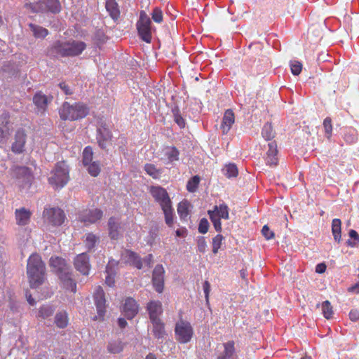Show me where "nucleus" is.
I'll return each mask as SVG.
<instances>
[{"label":"nucleus","mask_w":359,"mask_h":359,"mask_svg":"<svg viewBox=\"0 0 359 359\" xmlns=\"http://www.w3.org/2000/svg\"><path fill=\"white\" fill-rule=\"evenodd\" d=\"M27 274L32 288H37L44 282L46 266L38 254L34 253L29 256L27 264Z\"/></svg>","instance_id":"obj_1"},{"label":"nucleus","mask_w":359,"mask_h":359,"mask_svg":"<svg viewBox=\"0 0 359 359\" xmlns=\"http://www.w3.org/2000/svg\"><path fill=\"white\" fill-rule=\"evenodd\" d=\"M89 112L88 107L81 102L70 104L65 102L59 110L62 120L76 121L86 117Z\"/></svg>","instance_id":"obj_2"},{"label":"nucleus","mask_w":359,"mask_h":359,"mask_svg":"<svg viewBox=\"0 0 359 359\" xmlns=\"http://www.w3.org/2000/svg\"><path fill=\"white\" fill-rule=\"evenodd\" d=\"M86 48V44L81 41L68 42L56 41L53 46V52L60 56H77Z\"/></svg>","instance_id":"obj_3"},{"label":"nucleus","mask_w":359,"mask_h":359,"mask_svg":"<svg viewBox=\"0 0 359 359\" xmlns=\"http://www.w3.org/2000/svg\"><path fill=\"white\" fill-rule=\"evenodd\" d=\"M69 179L67 165L65 162H58L48 177V182L55 189H61L67 184Z\"/></svg>","instance_id":"obj_4"},{"label":"nucleus","mask_w":359,"mask_h":359,"mask_svg":"<svg viewBox=\"0 0 359 359\" xmlns=\"http://www.w3.org/2000/svg\"><path fill=\"white\" fill-rule=\"evenodd\" d=\"M11 176L21 190H27L32 182L33 177L29 169L25 166H14L11 169Z\"/></svg>","instance_id":"obj_5"},{"label":"nucleus","mask_w":359,"mask_h":359,"mask_svg":"<svg viewBox=\"0 0 359 359\" xmlns=\"http://www.w3.org/2000/svg\"><path fill=\"white\" fill-rule=\"evenodd\" d=\"M175 332L176 339L181 344L189 342L194 334L191 323L187 320H180L175 324Z\"/></svg>","instance_id":"obj_6"},{"label":"nucleus","mask_w":359,"mask_h":359,"mask_svg":"<svg viewBox=\"0 0 359 359\" xmlns=\"http://www.w3.org/2000/svg\"><path fill=\"white\" fill-rule=\"evenodd\" d=\"M44 222L53 226H60L65 219L64 211L59 208H46L43 212Z\"/></svg>","instance_id":"obj_7"},{"label":"nucleus","mask_w":359,"mask_h":359,"mask_svg":"<svg viewBox=\"0 0 359 359\" xmlns=\"http://www.w3.org/2000/svg\"><path fill=\"white\" fill-rule=\"evenodd\" d=\"M151 22L149 17L144 11H141L140 19L137 22V28L140 37L145 42L151 41Z\"/></svg>","instance_id":"obj_8"},{"label":"nucleus","mask_w":359,"mask_h":359,"mask_svg":"<svg viewBox=\"0 0 359 359\" xmlns=\"http://www.w3.org/2000/svg\"><path fill=\"white\" fill-rule=\"evenodd\" d=\"M149 193L158 203L162 210L172 206V201L166 189L159 185L151 186Z\"/></svg>","instance_id":"obj_9"},{"label":"nucleus","mask_w":359,"mask_h":359,"mask_svg":"<svg viewBox=\"0 0 359 359\" xmlns=\"http://www.w3.org/2000/svg\"><path fill=\"white\" fill-rule=\"evenodd\" d=\"M31 8L36 13H57L61 10L59 0H39L33 3Z\"/></svg>","instance_id":"obj_10"},{"label":"nucleus","mask_w":359,"mask_h":359,"mask_svg":"<svg viewBox=\"0 0 359 359\" xmlns=\"http://www.w3.org/2000/svg\"><path fill=\"white\" fill-rule=\"evenodd\" d=\"M95 305L96 306L98 316H95L94 320H103L106 313V300L104 292L102 287L97 286L93 294Z\"/></svg>","instance_id":"obj_11"},{"label":"nucleus","mask_w":359,"mask_h":359,"mask_svg":"<svg viewBox=\"0 0 359 359\" xmlns=\"http://www.w3.org/2000/svg\"><path fill=\"white\" fill-rule=\"evenodd\" d=\"M103 212L98 208L88 209L80 213L79 219L86 225L94 224L101 219Z\"/></svg>","instance_id":"obj_12"},{"label":"nucleus","mask_w":359,"mask_h":359,"mask_svg":"<svg viewBox=\"0 0 359 359\" xmlns=\"http://www.w3.org/2000/svg\"><path fill=\"white\" fill-rule=\"evenodd\" d=\"M27 135L24 130L18 129L14 135L11 144V151L15 154H20L25 151Z\"/></svg>","instance_id":"obj_13"},{"label":"nucleus","mask_w":359,"mask_h":359,"mask_svg":"<svg viewBox=\"0 0 359 359\" xmlns=\"http://www.w3.org/2000/svg\"><path fill=\"white\" fill-rule=\"evenodd\" d=\"M164 273L165 270L161 264H157L153 271L152 283L158 293H161L164 288Z\"/></svg>","instance_id":"obj_14"},{"label":"nucleus","mask_w":359,"mask_h":359,"mask_svg":"<svg viewBox=\"0 0 359 359\" xmlns=\"http://www.w3.org/2000/svg\"><path fill=\"white\" fill-rule=\"evenodd\" d=\"M0 143H5L9 138L12 126L9 121L8 113H4L0 116Z\"/></svg>","instance_id":"obj_15"},{"label":"nucleus","mask_w":359,"mask_h":359,"mask_svg":"<svg viewBox=\"0 0 359 359\" xmlns=\"http://www.w3.org/2000/svg\"><path fill=\"white\" fill-rule=\"evenodd\" d=\"M74 266L83 275H88L90 264L89 263V257L86 253L79 254L75 257Z\"/></svg>","instance_id":"obj_16"},{"label":"nucleus","mask_w":359,"mask_h":359,"mask_svg":"<svg viewBox=\"0 0 359 359\" xmlns=\"http://www.w3.org/2000/svg\"><path fill=\"white\" fill-rule=\"evenodd\" d=\"M111 136L110 130L105 126L99 127L97 130V140L99 147L105 149L111 139Z\"/></svg>","instance_id":"obj_17"},{"label":"nucleus","mask_w":359,"mask_h":359,"mask_svg":"<svg viewBox=\"0 0 359 359\" xmlns=\"http://www.w3.org/2000/svg\"><path fill=\"white\" fill-rule=\"evenodd\" d=\"M268 151L265 157V162L267 165L274 167L278 165V149L276 142H271L268 144Z\"/></svg>","instance_id":"obj_18"},{"label":"nucleus","mask_w":359,"mask_h":359,"mask_svg":"<svg viewBox=\"0 0 359 359\" xmlns=\"http://www.w3.org/2000/svg\"><path fill=\"white\" fill-rule=\"evenodd\" d=\"M123 313L128 319L133 318L138 312V306L135 300L128 297L125 300L123 306Z\"/></svg>","instance_id":"obj_19"},{"label":"nucleus","mask_w":359,"mask_h":359,"mask_svg":"<svg viewBox=\"0 0 359 359\" xmlns=\"http://www.w3.org/2000/svg\"><path fill=\"white\" fill-rule=\"evenodd\" d=\"M147 310L149 315V319L152 320H161L160 316L163 313L162 304L159 301H151L148 303Z\"/></svg>","instance_id":"obj_20"},{"label":"nucleus","mask_w":359,"mask_h":359,"mask_svg":"<svg viewBox=\"0 0 359 359\" xmlns=\"http://www.w3.org/2000/svg\"><path fill=\"white\" fill-rule=\"evenodd\" d=\"M122 256L126 263H128L138 269L142 268V259L137 253L130 250H125Z\"/></svg>","instance_id":"obj_21"},{"label":"nucleus","mask_w":359,"mask_h":359,"mask_svg":"<svg viewBox=\"0 0 359 359\" xmlns=\"http://www.w3.org/2000/svg\"><path fill=\"white\" fill-rule=\"evenodd\" d=\"M15 215L17 224L25 226L30 221L32 212L25 208H21L15 210Z\"/></svg>","instance_id":"obj_22"},{"label":"nucleus","mask_w":359,"mask_h":359,"mask_svg":"<svg viewBox=\"0 0 359 359\" xmlns=\"http://www.w3.org/2000/svg\"><path fill=\"white\" fill-rule=\"evenodd\" d=\"M50 265L60 276L61 273L69 271L68 266L64 259L55 257L50 259Z\"/></svg>","instance_id":"obj_23"},{"label":"nucleus","mask_w":359,"mask_h":359,"mask_svg":"<svg viewBox=\"0 0 359 359\" xmlns=\"http://www.w3.org/2000/svg\"><path fill=\"white\" fill-rule=\"evenodd\" d=\"M234 121L235 116L233 111L227 109L224 114L220 127L223 134H226L229 131Z\"/></svg>","instance_id":"obj_24"},{"label":"nucleus","mask_w":359,"mask_h":359,"mask_svg":"<svg viewBox=\"0 0 359 359\" xmlns=\"http://www.w3.org/2000/svg\"><path fill=\"white\" fill-rule=\"evenodd\" d=\"M109 235L111 239H118L120 235V222L118 219L111 217L108 222Z\"/></svg>","instance_id":"obj_25"},{"label":"nucleus","mask_w":359,"mask_h":359,"mask_svg":"<svg viewBox=\"0 0 359 359\" xmlns=\"http://www.w3.org/2000/svg\"><path fill=\"white\" fill-rule=\"evenodd\" d=\"M60 279L62 282L64 287L71 292L75 293L76 291V283L72 279V274L69 271L64 272L60 275Z\"/></svg>","instance_id":"obj_26"},{"label":"nucleus","mask_w":359,"mask_h":359,"mask_svg":"<svg viewBox=\"0 0 359 359\" xmlns=\"http://www.w3.org/2000/svg\"><path fill=\"white\" fill-rule=\"evenodd\" d=\"M162 152L167 164L179 160L180 151L175 147H165Z\"/></svg>","instance_id":"obj_27"},{"label":"nucleus","mask_w":359,"mask_h":359,"mask_svg":"<svg viewBox=\"0 0 359 359\" xmlns=\"http://www.w3.org/2000/svg\"><path fill=\"white\" fill-rule=\"evenodd\" d=\"M152 333L155 338L160 339H163L166 335L165 330V325L161 320H152Z\"/></svg>","instance_id":"obj_28"},{"label":"nucleus","mask_w":359,"mask_h":359,"mask_svg":"<svg viewBox=\"0 0 359 359\" xmlns=\"http://www.w3.org/2000/svg\"><path fill=\"white\" fill-rule=\"evenodd\" d=\"M105 8L111 18L114 20L118 18L120 11L116 0H106Z\"/></svg>","instance_id":"obj_29"},{"label":"nucleus","mask_w":359,"mask_h":359,"mask_svg":"<svg viewBox=\"0 0 359 359\" xmlns=\"http://www.w3.org/2000/svg\"><path fill=\"white\" fill-rule=\"evenodd\" d=\"M125 344L120 339H114L108 342L107 349L108 353L118 354L124 349Z\"/></svg>","instance_id":"obj_30"},{"label":"nucleus","mask_w":359,"mask_h":359,"mask_svg":"<svg viewBox=\"0 0 359 359\" xmlns=\"http://www.w3.org/2000/svg\"><path fill=\"white\" fill-rule=\"evenodd\" d=\"M55 323L59 328H65L69 323L68 314L66 311H58L55 316Z\"/></svg>","instance_id":"obj_31"},{"label":"nucleus","mask_w":359,"mask_h":359,"mask_svg":"<svg viewBox=\"0 0 359 359\" xmlns=\"http://www.w3.org/2000/svg\"><path fill=\"white\" fill-rule=\"evenodd\" d=\"M144 170L153 179L158 180L162 175L163 169L158 168L152 163H146L144 166Z\"/></svg>","instance_id":"obj_32"},{"label":"nucleus","mask_w":359,"mask_h":359,"mask_svg":"<svg viewBox=\"0 0 359 359\" xmlns=\"http://www.w3.org/2000/svg\"><path fill=\"white\" fill-rule=\"evenodd\" d=\"M208 212H213L215 215H217L219 218L228 219L229 218V208L224 204H220L219 205H215L213 210H209Z\"/></svg>","instance_id":"obj_33"},{"label":"nucleus","mask_w":359,"mask_h":359,"mask_svg":"<svg viewBox=\"0 0 359 359\" xmlns=\"http://www.w3.org/2000/svg\"><path fill=\"white\" fill-rule=\"evenodd\" d=\"M341 222L339 219H334L332 222V233L334 239L337 243L341 241Z\"/></svg>","instance_id":"obj_34"},{"label":"nucleus","mask_w":359,"mask_h":359,"mask_svg":"<svg viewBox=\"0 0 359 359\" xmlns=\"http://www.w3.org/2000/svg\"><path fill=\"white\" fill-rule=\"evenodd\" d=\"M224 351L222 355L219 356L218 359H234V343L228 341L224 344Z\"/></svg>","instance_id":"obj_35"},{"label":"nucleus","mask_w":359,"mask_h":359,"mask_svg":"<svg viewBox=\"0 0 359 359\" xmlns=\"http://www.w3.org/2000/svg\"><path fill=\"white\" fill-rule=\"evenodd\" d=\"M116 264L117 262H116L114 260H111L109 262L108 264L106 266L105 271L107 273V276L105 278V283L110 287H111L114 283V278L111 277V275L114 273L112 266Z\"/></svg>","instance_id":"obj_36"},{"label":"nucleus","mask_w":359,"mask_h":359,"mask_svg":"<svg viewBox=\"0 0 359 359\" xmlns=\"http://www.w3.org/2000/svg\"><path fill=\"white\" fill-rule=\"evenodd\" d=\"M344 140L348 144H353L358 140V133L352 128H347L344 133Z\"/></svg>","instance_id":"obj_37"},{"label":"nucleus","mask_w":359,"mask_h":359,"mask_svg":"<svg viewBox=\"0 0 359 359\" xmlns=\"http://www.w3.org/2000/svg\"><path fill=\"white\" fill-rule=\"evenodd\" d=\"M34 103L40 109H44L48 104V98L47 97L41 93H37L33 97Z\"/></svg>","instance_id":"obj_38"},{"label":"nucleus","mask_w":359,"mask_h":359,"mask_svg":"<svg viewBox=\"0 0 359 359\" xmlns=\"http://www.w3.org/2000/svg\"><path fill=\"white\" fill-rule=\"evenodd\" d=\"M99 237L92 233L86 234L84 243L88 251H91L95 248L96 243L99 241Z\"/></svg>","instance_id":"obj_39"},{"label":"nucleus","mask_w":359,"mask_h":359,"mask_svg":"<svg viewBox=\"0 0 359 359\" xmlns=\"http://www.w3.org/2000/svg\"><path fill=\"white\" fill-rule=\"evenodd\" d=\"M29 27L33 32L34 36L36 38H44L48 34V29L41 26L30 24Z\"/></svg>","instance_id":"obj_40"},{"label":"nucleus","mask_w":359,"mask_h":359,"mask_svg":"<svg viewBox=\"0 0 359 359\" xmlns=\"http://www.w3.org/2000/svg\"><path fill=\"white\" fill-rule=\"evenodd\" d=\"M189 206L190 203L187 201L179 203L177 207V212L182 219H186V218L188 217Z\"/></svg>","instance_id":"obj_41"},{"label":"nucleus","mask_w":359,"mask_h":359,"mask_svg":"<svg viewBox=\"0 0 359 359\" xmlns=\"http://www.w3.org/2000/svg\"><path fill=\"white\" fill-rule=\"evenodd\" d=\"M224 175L228 178L235 177L238 175V168L233 163L226 165L222 170Z\"/></svg>","instance_id":"obj_42"},{"label":"nucleus","mask_w":359,"mask_h":359,"mask_svg":"<svg viewBox=\"0 0 359 359\" xmlns=\"http://www.w3.org/2000/svg\"><path fill=\"white\" fill-rule=\"evenodd\" d=\"M55 309L50 305H43L40 307L39 311V316L42 318H47L52 316L54 313Z\"/></svg>","instance_id":"obj_43"},{"label":"nucleus","mask_w":359,"mask_h":359,"mask_svg":"<svg viewBox=\"0 0 359 359\" xmlns=\"http://www.w3.org/2000/svg\"><path fill=\"white\" fill-rule=\"evenodd\" d=\"M262 137L267 141L274 137V133L271 125L269 123L264 124L262 130Z\"/></svg>","instance_id":"obj_44"},{"label":"nucleus","mask_w":359,"mask_h":359,"mask_svg":"<svg viewBox=\"0 0 359 359\" xmlns=\"http://www.w3.org/2000/svg\"><path fill=\"white\" fill-rule=\"evenodd\" d=\"M173 114L174 121L180 128H184L186 126L184 118L180 114L178 107H175L172 109Z\"/></svg>","instance_id":"obj_45"},{"label":"nucleus","mask_w":359,"mask_h":359,"mask_svg":"<svg viewBox=\"0 0 359 359\" xmlns=\"http://www.w3.org/2000/svg\"><path fill=\"white\" fill-rule=\"evenodd\" d=\"M93 151L90 147H86L83 151V163L87 166L90 163L93 162Z\"/></svg>","instance_id":"obj_46"},{"label":"nucleus","mask_w":359,"mask_h":359,"mask_svg":"<svg viewBox=\"0 0 359 359\" xmlns=\"http://www.w3.org/2000/svg\"><path fill=\"white\" fill-rule=\"evenodd\" d=\"M323 128L325 135L328 140H330L332 132V120L330 117H327L323 121Z\"/></svg>","instance_id":"obj_47"},{"label":"nucleus","mask_w":359,"mask_h":359,"mask_svg":"<svg viewBox=\"0 0 359 359\" xmlns=\"http://www.w3.org/2000/svg\"><path fill=\"white\" fill-rule=\"evenodd\" d=\"M322 311L324 317L327 319H330L332 314V307L331 306V304L329 301L326 300L323 302L322 304Z\"/></svg>","instance_id":"obj_48"},{"label":"nucleus","mask_w":359,"mask_h":359,"mask_svg":"<svg viewBox=\"0 0 359 359\" xmlns=\"http://www.w3.org/2000/svg\"><path fill=\"white\" fill-rule=\"evenodd\" d=\"M224 236L221 234H217L212 238V252L214 254H217L218 252L219 249L221 248L222 245V241L224 240Z\"/></svg>","instance_id":"obj_49"},{"label":"nucleus","mask_w":359,"mask_h":359,"mask_svg":"<svg viewBox=\"0 0 359 359\" xmlns=\"http://www.w3.org/2000/svg\"><path fill=\"white\" fill-rule=\"evenodd\" d=\"M88 166V171L89 174L93 177H96L100 172V167L99 163L97 161H93L90 163Z\"/></svg>","instance_id":"obj_50"},{"label":"nucleus","mask_w":359,"mask_h":359,"mask_svg":"<svg viewBox=\"0 0 359 359\" xmlns=\"http://www.w3.org/2000/svg\"><path fill=\"white\" fill-rule=\"evenodd\" d=\"M163 212L164 213L165 223L169 226H172L173 224V215H174L172 207L171 206L165 210H163Z\"/></svg>","instance_id":"obj_51"},{"label":"nucleus","mask_w":359,"mask_h":359,"mask_svg":"<svg viewBox=\"0 0 359 359\" xmlns=\"http://www.w3.org/2000/svg\"><path fill=\"white\" fill-rule=\"evenodd\" d=\"M208 215L210 216V219L213 224L214 228L217 232L222 231V223L221 218H219L217 215L213 214V212H208Z\"/></svg>","instance_id":"obj_52"},{"label":"nucleus","mask_w":359,"mask_h":359,"mask_svg":"<svg viewBox=\"0 0 359 359\" xmlns=\"http://www.w3.org/2000/svg\"><path fill=\"white\" fill-rule=\"evenodd\" d=\"M200 178L198 176L191 177L187 182V188L190 192H194L199 184Z\"/></svg>","instance_id":"obj_53"},{"label":"nucleus","mask_w":359,"mask_h":359,"mask_svg":"<svg viewBox=\"0 0 359 359\" xmlns=\"http://www.w3.org/2000/svg\"><path fill=\"white\" fill-rule=\"evenodd\" d=\"M151 18L155 22L161 23L163 21V13L161 8L156 7L151 13Z\"/></svg>","instance_id":"obj_54"},{"label":"nucleus","mask_w":359,"mask_h":359,"mask_svg":"<svg viewBox=\"0 0 359 359\" xmlns=\"http://www.w3.org/2000/svg\"><path fill=\"white\" fill-rule=\"evenodd\" d=\"M290 69L293 75L297 76L299 75L302 69V64L298 61H291L290 62Z\"/></svg>","instance_id":"obj_55"},{"label":"nucleus","mask_w":359,"mask_h":359,"mask_svg":"<svg viewBox=\"0 0 359 359\" xmlns=\"http://www.w3.org/2000/svg\"><path fill=\"white\" fill-rule=\"evenodd\" d=\"M349 236L353 239V241H351V240H348L347 245L351 247H355L356 243L359 242L358 233L355 230L351 229L349 231Z\"/></svg>","instance_id":"obj_56"},{"label":"nucleus","mask_w":359,"mask_h":359,"mask_svg":"<svg viewBox=\"0 0 359 359\" xmlns=\"http://www.w3.org/2000/svg\"><path fill=\"white\" fill-rule=\"evenodd\" d=\"M209 228V222L206 218H203L201 219L198 225V231L201 233H206L208 231Z\"/></svg>","instance_id":"obj_57"},{"label":"nucleus","mask_w":359,"mask_h":359,"mask_svg":"<svg viewBox=\"0 0 359 359\" xmlns=\"http://www.w3.org/2000/svg\"><path fill=\"white\" fill-rule=\"evenodd\" d=\"M207 248V243L205 237L200 236L197 240V250L200 252H205Z\"/></svg>","instance_id":"obj_58"},{"label":"nucleus","mask_w":359,"mask_h":359,"mask_svg":"<svg viewBox=\"0 0 359 359\" xmlns=\"http://www.w3.org/2000/svg\"><path fill=\"white\" fill-rule=\"evenodd\" d=\"M262 233L266 240H270L274 237V233L267 225H264L262 229Z\"/></svg>","instance_id":"obj_59"},{"label":"nucleus","mask_w":359,"mask_h":359,"mask_svg":"<svg viewBox=\"0 0 359 359\" xmlns=\"http://www.w3.org/2000/svg\"><path fill=\"white\" fill-rule=\"evenodd\" d=\"M58 86L65 95H70L73 94V90L65 82L60 83Z\"/></svg>","instance_id":"obj_60"},{"label":"nucleus","mask_w":359,"mask_h":359,"mask_svg":"<svg viewBox=\"0 0 359 359\" xmlns=\"http://www.w3.org/2000/svg\"><path fill=\"white\" fill-rule=\"evenodd\" d=\"M142 266L144 265V266H147L148 267H151V264H152V262H153V256L151 254H149L148 255H147L144 259L143 260H142Z\"/></svg>","instance_id":"obj_61"},{"label":"nucleus","mask_w":359,"mask_h":359,"mask_svg":"<svg viewBox=\"0 0 359 359\" xmlns=\"http://www.w3.org/2000/svg\"><path fill=\"white\" fill-rule=\"evenodd\" d=\"M349 318L352 321H357L359 320V311L353 309L349 313Z\"/></svg>","instance_id":"obj_62"},{"label":"nucleus","mask_w":359,"mask_h":359,"mask_svg":"<svg viewBox=\"0 0 359 359\" xmlns=\"http://www.w3.org/2000/svg\"><path fill=\"white\" fill-rule=\"evenodd\" d=\"M205 299L208 300L210 291V285L208 281H205L203 285Z\"/></svg>","instance_id":"obj_63"},{"label":"nucleus","mask_w":359,"mask_h":359,"mask_svg":"<svg viewBox=\"0 0 359 359\" xmlns=\"http://www.w3.org/2000/svg\"><path fill=\"white\" fill-rule=\"evenodd\" d=\"M326 270V265L324 263H320L316 265V272L318 273H323Z\"/></svg>","instance_id":"obj_64"}]
</instances>
